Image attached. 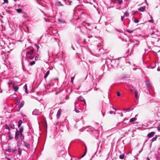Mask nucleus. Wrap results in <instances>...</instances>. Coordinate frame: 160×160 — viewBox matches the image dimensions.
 Returning a JSON list of instances; mask_svg holds the SVG:
<instances>
[{
	"label": "nucleus",
	"mask_w": 160,
	"mask_h": 160,
	"mask_svg": "<svg viewBox=\"0 0 160 160\" xmlns=\"http://www.w3.org/2000/svg\"><path fill=\"white\" fill-rule=\"evenodd\" d=\"M17 122L15 121H13L8 124L5 125V128L10 131L11 129H15V124H16Z\"/></svg>",
	"instance_id": "obj_1"
},
{
	"label": "nucleus",
	"mask_w": 160,
	"mask_h": 160,
	"mask_svg": "<svg viewBox=\"0 0 160 160\" xmlns=\"http://www.w3.org/2000/svg\"><path fill=\"white\" fill-rule=\"evenodd\" d=\"M23 130V128L22 127H21L19 130H17L15 132V139L17 140L19 138V134L21 133H22Z\"/></svg>",
	"instance_id": "obj_2"
},
{
	"label": "nucleus",
	"mask_w": 160,
	"mask_h": 160,
	"mask_svg": "<svg viewBox=\"0 0 160 160\" xmlns=\"http://www.w3.org/2000/svg\"><path fill=\"white\" fill-rule=\"evenodd\" d=\"M41 111H40L39 110L35 109L32 112V114L33 115H37L41 114Z\"/></svg>",
	"instance_id": "obj_3"
},
{
	"label": "nucleus",
	"mask_w": 160,
	"mask_h": 160,
	"mask_svg": "<svg viewBox=\"0 0 160 160\" xmlns=\"http://www.w3.org/2000/svg\"><path fill=\"white\" fill-rule=\"evenodd\" d=\"M17 150L15 148H12L11 147H9L6 150V151L9 152L13 153L16 151Z\"/></svg>",
	"instance_id": "obj_4"
},
{
	"label": "nucleus",
	"mask_w": 160,
	"mask_h": 160,
	"mask_svg": "<svg viewBox=\"0 0 160 160\" xmlns=\"http://www.w3.org/2000/svg\"><path fill=\"white\" fill-rule=\"evenodd\" d=\"M61 111L62 110L61 109H59L57 112V118L58 119L60 117L61 113Z\"/></svg>",
	"instance_id": "obj_5"
},
{
	"label": "nucleus",
	"mask_w": 160,
	"mask_h": 160,
	"mask_svg": "<svg viewBox=\"0 0 160 160\" xmlns=\"http://www.w3.org/2000/svg\"><path fill=\"white\" fill-rule=\"evenodd\" d=\"M23 142L24 143V145L28 149H29L30 148V144L26 142L25 141H23Z\"/></svg>",
	"instance_id": "obj_6"
},
{
	"label": "nucleus",
	"mask_w": 160,
	"mask_h": 160,
	"mask_svg": "<svg viewBox=\"0 0 160 160\" xmlns=\"http://www.w3.org/2000/svg\"><path fill=\"white\" fill-rule=\"evenodd\" d=\"M155 133V132H151L148 134V136L149 138H151L154 135Z\"/></svg>",
	"instance_id": "obj_7"
},
{
	"label": "nucleus",
	"mask_w": 160,
	"mask_h": 160,
	"mask_svg": "<svg viewBox=\"0 0 160 160\" xmlns=\"http://www.w3.org/2000/svg\"><path fill=\"white\" fill-rule=\"evenodd\" d=\"M24 104V103L23 101H22L20 102L19 105L18 106L19 109H20L21 108H22Z\"/></svg>",
	"instance_id": "obj_8"
},
{
	"label": "nucleus",
	"mask_w": 160,
	"mask_h": 160,
	"mask_svg": "<svg viewBox=\"0 0 160 160\" xmlns=\"http://www.w3.org/2000/svg\"><path fill=\"white\" fill-rule=\"evenodd\" d=\"M19 136L20 137L21 141L22 142L24 141V135H23L22 133H21L19 134Z\"/></svg>",
	"instance_id": "obj_9"
},
{
	"label": "nucleus",
	"mask_w": 160,
	"mask_h": 160,
	"mask_svg": "<svg viewBox=\"0 0 160 160\" xmlns=\"http://www.w3.org/2000/svg\"><path fill=\"white\" fill-rule=\"evenodd\" d=\"M26 58L28 60H32L34 58V56L31 55L30 56H28V55H26Z\"/></svg>",
	"instance_id": "obj_10"
},
{
	"label": "nucleus",
	"mask_w": 160,
	"mask_h": 160,
	"mask_svg": "<svg viewBox=\"0 0 160 160\" xmlns=\"http://www.w3.org/2000/svg\"><path fill=\"white\" fill-rule=\"evenodd\" d=\"M145 9V6L141 7L138 8V10L141 12H143Z\"/></svg>",
	"instance_id": "obj_11"
},
{
	"label": "nucleus",
	"mask_w": 160,
	"mask_h": 160,
	"mask_svg": "<svg viewBox=\"0 0 160 160\" xmlns=\"http://www.w3.org/2000/svg\"><path fill=\"white\" fill-rule=\"evenodd\" d=\"M78 100L83 102L85 104H86V103L85 100L82 97H79L78 98Z\"/></svg>",
	"instance_id": "obj_12"
},
{
	"label": "nucleus",
	"mask_w": 160,
	"mask_h": 160,
	"mask_svg": "<svg viewBox=\"0 0 160 160\" xmlns=\"http://www.w3.org/2000/svg\"><path fill=\"white\" fill-rule=\"evenodd\" d=\"M33 52V50L29 51L26 53V55H28V54L31 55H32V54Z\"/></svg>",
	"instance_id": "obj_13"
},
{
	"label": "nucleus",
	"mask_w": 160,
	"mask_h": 160,
	"mask_svg": "<svg viewBox=\"0 0 160 160\" xmlns=\"http://www.w3.org/2000/svg\"><path fill=\"white\" fill-rule=\"evenodd\" d=\"M40 56L39 54H38L35 57V60L36 61H37L38 60H40Z\"/></svg>",
	"instance_id": "obj_14"
},
{
	"label": "nucleus",
	"mask_w": 160,
	"mask_h": 160,
	"mask_svg": "<svg viewBox=\"0 0 160 160\" xmlns=\"http://www.w3.org/2000/svg\"><path fill=\"white\" fill-rule=\"evenodd\" d=\"M49 73H50V71H48L46 73V74H45L44 75V78H46L49 75Z\"/></svg>",
	"instance_id": "obj_15"
},
{
	"label": "nucleus",
	"mask_w": 160,
	"mask_h": 160,
	"mask_svg": "<svg viewBox=\"0 0 160 160\" xmlns=\"http://www.w3.org/2000/svg\"><path fill=\"white\" fill-rule=\"evenodd\" d=\"M137 120V119L136 118H133L131 119L129 121L130 122H133L135 121H136Z\"/></svg>",
	"instance_id": "obj_16"
},
{
	"label": "nucleus",
	"mask_w": 160,
	"mask_h": 160,
	"mask_svg": "<svg viewBox=\"0 0 160 160\" xmlns=\"http://www.w3.org/2000/svg\"><path fill=\"white\" fill-rule=\"evenodd\" d=\"M13 89L15 92H17L18 89V87L17 86H14L13 87Z\"/></svg>",
	"instance_id": "obj_17"
},
{
	"label": "nucleus",
	"mask_w": 160,
	"mask_h": 160,
	"mask_svg": "<svg viewBox=\"0 0 160 160\" xmlns=\"http://www.w3.org/2000/svg\"><path fill=\"white\" fill-rule=\"evenodd\" d=\"M23 88L25 89V92L27 93H28V89L27 88V85L26 84L24 86Z\"/></svg>",
	"instance_id": "obj_18"
},
{
	"label": "nucleus",
	"mask_w": 160,
	"mask_h": 160,
	"mask_svg": "<svg viewBox=\"0 0 160 160\" xmlns=\"http://www.w3.org/2000/svg\"><path fill=\"white\" fill-rule=\"evenodd\" d=\"M22 123V121L21 120H19L18 123V127H20Z\"/></svg>",
	"instance_id": "obj_19"
},
{
	"label": "nucleus",
	"mask_w": 160,
	"mask_h": 160,
	"mask_svg": "<svg viewBox=\"0 0 160 160\" xmlns=\"http://www.w3.org/2000/svg\"><path fill=\"white\" fill-rule=\"evenodd\" d=\"M56 4L57 6H61L62 5V3L60 1L56 2Z\"/></svg>",
	"instance_id": "obj_20"
},
{
	"label": "nucleus",
	"mask_w": 160,
	"mask_h": 160,
	"mask_svg": "<svg viewBox=\"0 0 160 160\" xmlns=\"http://www.w3.org/2000/svg\"><path fill=\"white\" fill-rule=\"evenodd\" d=\"M58 21L59 22L64 23H65V22L63 21V20L61 19H58Z\"/></svg>",
	"instance_id": "obj_21"
},
{
	"label": "nucleus",
	"mask_w": 160,
	"mask_h": 160,
	"mask_svg": "<svg viewBox=\"0 0 160 160\" xmlns=\"http://www.w3.org/2000/svg\"><path fill=\"white\" fill-rule=\"evenodd\" d=\"M17 12L18 13H22V11L21 9H16Z\"/></svg>",
	"instance_id": "obj_22"
},
{
	"label": "nucleus",
	"mask_w": 160,
	"mask_h": 160,
	"mask_svg": "<svg viewBox=\"0 0 160 160\" xmlns=\"http://www.w3.org/2000/svg\"><path fill=\"white\" fill-rule=\"evenodd\" d=\"M124 157V154L120 155L119 156V158L121 159H123Z\"/></svg>",
	"instance_id": "obj_23"
},
{
	"label": "nucleus",
	"mask_w": 160,
	"mask_h": 160,
	"mask_svg": "<svg viewBox=\"0 0 160 160\" xmlns=\"http://www.w3.org/2000/svg\"><path fill=\"white\" fill-rule=\"evenodd\" d=\"M35 63V62L34 61H33L29 63V65L30 66H32V65H34Z\"/></svg>",
	"instance_id": "obj_24"
},
{
	"label": "nucleus",
	"mask_w": 160,
	"mask_h": 160,
	"mask_svg": "<svg viewBox=\"0 0 160 160\" xmlns=\"http://www.w3.org/2000/svg\"><path fill=\"white\" fill-rule=\"evenodd\" d=\"M135 98H136L137 99H138V92L137 91H135Z\"/></svg>",
	"instance_id": "obj_25"
},
{
	"label": "nucleus",
	"mask_w": 160,
	"mask_h": 160,
	"mask_svg": "<svg viewBox=\"0 0 160 160\" xmlns=\"http://www.w3.org/2000/svg\"><path fill=\"white\" fill-rule=\"evenodd\" d=\"M18 152L19 154V155H21L22 153V149L20 148H19L18 149Z\"/></svg>",
	"instance_id": "obj_26"
},
{
	"label": "nucleus",
	"mask_w": 160,
	"mask_h": 160,
	"mask_svg": "<svg viewBox=\"0 0 160 160\" xmlns=\"http://www.w3.org/2000/svg\"><path fill=\"white\" fill-rule=\"evenodd\" d=\"M157 138V136H156L155 137H154L153 138H152V140H151L152 142H153L155 141V140H156Z\"/></svg>",
	"instance_id": "obj_27"
},
{
	"label": "nucleus",
	"mask_w": 160,
	"mask_h": 160,
	"mask_svg": "<svg viewBox=\"0 0 160 160\" xmlns=\"http://www.w3.org/2000/svg\"><path fill=\"white\" fill-rule=\"evenodd\" d=\"M131 110L130 108H128L127 109H123V111L124 112H126V111H130Z\"/></svg>",
	"instance_id": "obj_28"
},
{
	"label": "nucleus",
	"mask_w": 160,
	"mask_h": 160,
	"mask_svg": "<svg viewBox=\"0 0 160 160\" xmlns=\"http://www.w3.org/2000/svg\"><path fill=\"white\" fill-rule=\"evenodd\" d=\"M118 2V3L119 5H121L122 2V0H117Z\"/></svg>",
	"instance_id": "obj_29"
},
{
	"label": "nucleus",
	"mask_w": 160,
	"mask_h": 160,
	"mask_svg": "<svg viewBox=\"0 0 160 160\" xmlns=\"http://www.w3.org/2000/svg\"><path fill=\"white\" fill-rule=\"evenodd\" d=\"M124 14L127 17H128L129 16V13L128 12H125Z\"/></svg>",
	"instance_id": "obj_30"
},
{
	"label": "nucleus",
	"mask_w": 160,
	"mask_h": 160,
	"mask_svg": "<svg viewBox=\"0 0 160 160\" xmlns=\"http://www.w3.org/2000/svg\"><path fill=\"white\" fill-rule=\"evenodd\" d=\"M134 22L135 23H137L139 22V21L138 19H137L136 18H134Z\"/></svg>",
	"instance_id": "obj_31"
},
{
	"label": "nucleus",
	"mask_w": 160,
	"mask_h": 160,
	"mask_svg": "<svg viewBox=\"0 0 160 160\" xmlns=\"http://www.w3.org/2000/svg\"><path fill=\"white\" fill-rule=\"evenodd\" d=\"M133 30H127V32L129 33H131L133 32Z\"/></svg>",
	"instance_id": "obj_32"
},
{
	"label": "nucleus",
	"mask_w": 160,
	"mask_h": 160,
	"mask_svg": "<svg viewBox=\"0 0 160 160\" xmlns=\"http://www.w3.org/2000/svg\"><path fill=\"white\" fill-rule=\"evenodd\" d=\"M121 125H122V122H120L118 123L117 124V126H120Z\"/></svg>",
	"instance_id": "obj_33"
},
{
	"label": "nucleus",
	"mask_w": 160,
	"mask_h": 160,
	"mask_svg": "<svg viewBox=\"0 0 160 160\" xmlns=\"http://www.w3.org/2000/svg\"><path fill=\"white\" fill-rule=\"evenodd\" d=\"M74 79V77H72L71 78V82H72V83L73 82V81Z\"/></svg>",
	"instance_id": "obj_34"
},
{
	"label": "nucleus",
	"mask_w": 160,
	"mask_h": 160,
	"mask_svg": "<svg viewBox=\"0 0 160 160\" xmlns=\"http://www.w3.org/2000/svg\"><path fill=\"white\" fill-rule=\"evenodd\" d=\"M74 110L77 113H78L79 112V110H78L76 108H75Z\"/></svg>",
	"instance_id": "obj_35"
},
{
	"label": "nucleus",
	"mask_w": 160,
	"mask_h": 160,
	"mask_svg": "<svg viewBox=\"0 0 160 160\" xmlns=\"http://www.w3.org/2000/svg\"><path fill=\"white\" fill-rule=\"evenodd\" d=\"M3 1H4V3H8V0H3Z\"/></svg>",
	"instance_id": "obj_36"
},
{
	"label": "nucleus",
	"mask_w": 160,
	"mask_h": 160,
	"mask_svg": "<svg viewBox=\"0 0 160 160\" xmlns=\"http://www.w3.org/2000/svg\"><path fill=\"white\" fill-rule=\"evenodd\" d=\"M9 133L10 134H9V136H8V138H9V139H11L12 138L11 137V135H10V132H9Z\"/></svg>",
	"instance_id": "obj_37"
},
{
	"label": "nucleus",
	"mask_w": 160,
	"mask_h": 160,
	"mask_svg": "<svg viewBox=\"0 0 160 160\" xmlns=\"http://www.w3.org/2000/svg\"><path fill=\"white\" fill-rule=\"evenodd\" d=\"M146 85L147 86H150V83L149 82H146Z\"/></svg>",
	"instance_id": "obj_38"
},
{
	"label": "nucleus",
	"mask_w": 160,
	"mask_h": 160,
	"mask_svg": "<svg viewBox=\"0 0 160 160\" xmlns=\"http://www.w3.org/2000/svg\"><path fill=\"white\" fill-rule=\"evenodd\" d=\"M117 95L118 96H119L121 94L119 92H117Z\"/></svg>",
	"instance_id": "obj_39"
},
{
	"label": "nucleus",
	"mask_w": 160,
	"mask_h": 160,
	"mask_svg": "<svg viewBox=\"0 0 160 160\" xmlns=\"http://www.w3.org/2000/svg\"><path fill=\"white\" fill-rule=\"evenodd\" d=\"M157 128L158 130L159 131H160V125Z\"/></svg>",
	"instance_id": "obj_40"
},
{
	"label": "nucleus",
	"mask_w": 160,
	"mask_h": 160,
	"mask_svg": "<svg viewBox=\"0 0 160 160\" xmlns=\"http://www.w3.org/2000/svg\"><path fill=\"white\" fill-rule=\"evenodd\" d=\"M124 19V16H122L121 17V20L122 21H123Z\"/></svg>",
	"instance_id": "obj_41"
},
{
	"label": "nucleus",
	"mask_w": 160,
	"mask_h": 160,
	"mask_svg": "<svg viewBox=\"0 0 160 160\" xmlns=\"http://www.w3.org/2000/svg\"><path fill=\"white\" fill-rule=\"evenodd\" d=\"M36 47L37 48L38 50V49H39V46L38 45H36Z\"/></svg>",
	"instance_id": "obj_42"
},
{
	"label": "nucleus",
	"mask_w": 160,
	"mask_h": 160,
	"mask_svg": "<svg viewBox=\"0 0 160 160\" xmlns=\"http://www.w3.org/2000/svg\"><path fill=\"white\" fill-rule=\"evenodd\" d=\"M138 12V11H135L133 12V14L135 15V14H136Z\"/></svg>",
	"instance_id": "obj_43"
},
{
	"label": "nucleus",
	"mask_w": 160,
	"mask_h": 160,
	"mask_svg": "<svg viewBox=\"0 0 160 160\" xmlns=\"http://www.w3.org/2000/svg\"><path fill=\"white\" fill-rule=\"evenodd\" d=\"M86 152H85L83 154V155L82 156V158L84 157L86 155Z\"/></svg>",
	"instance_id": "obj_44"
},
{
	"label": "nucleus",
	"mask_w": 160,
	"mask_h": 160,
	"mask_svg": "<svg viewBox=\"0 0 160 160\" xmlns=\"http://www.w3.org/2000/svg\"><path fill=\"white\" fill-rule=\"evenodd\" d=\"M157 71H160V69L159 68V67H158L157 68Z\"/></svg>",
	"instance_id": "obj_45"
},
{
	"label": "nucleus",
	"mask_w": 160,
	"mask_h": 160,
	"mask_svg": "<svg viewBox=\"0 0 160 160\" xmlns=\"http://www.w3.org/2000/svg\"><path fill=\"white\" fill-rule=\"evenodd\" d=\"M113 113V112L112 111H110L109 112V113L110 114H112V113Z\"/></svg>",
	"instance_id": "obj_46"
},
{
	"label": "nucleus",
	"mask_w": 160,
	"mask_h": 160,
	"mask_svg": "<svg viewBox=\"0 0 160 160\" xmlns=\"http://www.w3.org/2000/svg\"><path fill=\"white\" fill-rule=\"evenodd\" d=\"M87 147H86L85 148V152H87Z\"/></svg>",
	"instance_id": "obj_47"
},
{
	"label": "nucleus",
	"mask_w": 160,
	"mask_h": 160,
	"mask_svg": "<svg viewBox=\"0 0 160 160\" xmlns=\"http://www.w3.org/2000/svg\"><path fill=\"white\" fill-rule=\"evenodd\" d=\"M153 21V20H149V22H152Z\"/></svg>",
	"instance_id": "obj_48"
},
{
	"label": "nucleus",
	"mask_w": 160,
	"mask_h": 160,
	"mask_svg": "<svg viewBox=\"0 0 160 160\" xmlns=\"http://www.w3.org/2000/svg\"><path fill=\"white\" fill-rule=\"evenodd\" d=\"M146 160H150L148 157H147V158Z\"/></svg>",
	"instance_id": "obj_49"
},
{
	"label": "nucleus",
	"mask_w": 160,
	"mask_h": 160,
	"mask_svg": "<svg viewBox=\"0 0 160 160\" xmlns=\"http://www.w3.org/2000/svg\"><path fill=\"white\" fill-rule=\"evenodd\" d=\"M7 159L8 160H11L10 158H7Z\"/></svg>",
	"instance_id": "obj_50"
},
{
	"label": "nucleus",
	"mask_w": 160,
	"mask_h": 160,
	"mask_svg": "<svg viewBox=\"0 0 160 160\" xmlns=\"http://www.w3.org/2000/svg\"><path fill=\"white\" fill-rule=\"evenodd\" d=\"M85 41H86V39H84L83 42H85Z\"/></svg>",
	"instance_id": "obj_51"
},
{
	"label": "nucleus",
	"mask_w": 160,
	"mask_h": 160,
	"mask_svg": "<svg viewBox=\"0 0 160 160\" xmlns=\"http://www.w3.org/2000/svg\"><path fill=\"white\" fill-rule=\"evenodd\" d=\"M102 114L103 116V117L104 116V114L103 113H102Z\"/></svg>",
	"instance_id": "obj_52"
},
{
	"label": "nucleus",
	"mask_w": 160,
	"mask_h": 160,
	"mask_svg": "<svg viewBox=\"0 0 160 160\" xmlns=\"http://www.w3.org/2000/svg\"><path fill=\"white\" fill-rule=\"evenodd\" d=\"M112 108H113V109H114L115 110H116V109H115L114 107H113Z\"/></svg>",
	"instance_id": "obj_53"
},
{
	"label": "nucleus",
	"mask_w": 160,
	"mask_h": 160,
	"mask_svg": "<svg viewBox=\"0 0 160 160\" xmlns=\"http://www.w3.org/2000/svg\"><path fill=\"white\" fill-rule=\"evenodd\" d=\"M55 80H58V79L57 78H55V79H54Z\"/></svg>",
	"instance_id": "obj_54"
},
{
	"label": "nucleus",
	"mask_w": 160,
	"mask_h": 160,
	"mask_svg": "<svg viewBox=\"0 0 160 160\" xmlns=\"http://www.w3.org/2000/svg\"><path fill=\"white\" fill-rule=\"evenodd\" d=\"M71 4V2H69V5H70Z\"/></svg>",
	"instance_id": "obj_55"
},
{
	"label": "nucleus",
	"mask_w": 160,
	"mask_h": 160,
	"mask_svg": "<svg viewBox=\"0 0 160 160\" xmlns=\"http://www.w3.org/2000/svg\"><path fill=\"white\" fill-rule=\"evenodd\" d=\"M123 116V114H122L121 115V117H122Z\"/></svg>",
	"instance_id": "obj_56"
},
{
	"label": "nucleus",
	"mask_w": 160,
	"mask_h": 160,
	"mask_svg": "<svg viewBox=\"0 0 160 160\" xmlns=\"http://www.w3.org/2000/svg\"><path fill=\"white\" fill-rule=\"evenodd\" d=\"M153 68H154V67H152Z\"/></svg>",
	"instance_id": "obj_57"
}]
</instances>
